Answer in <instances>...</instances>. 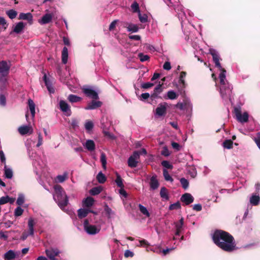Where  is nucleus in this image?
<instances>
[{
	"label": "nucleus",
	"instance_id": "1",
	"mask_svg": "<svg viewBox=\"0 0 260 260\" xmlns=\"http://www.w3.org/2000/svg\"><path fill=\"white\" fill-rule=\"evenodd\" d=\"M210 53L212 56L215 66L221 71L219 76L220 84V93L221 96L224 100H229L231 101L232 97V90L233 87L226 80V71L222 68L220 63L219 54L214 49H210Z\"/></svg>",
	"mask_w": 260,
	"mask_h": 260
},
{
	"label": "nucleus",
	"instance_id": "2",
	"mask_svg": "<svg viewBox=\"0 0 260 260\" xmlns=\"http://www.w3.org/2000/svg\"><path fill=\"white\" fill-rule=\"evenodd\" d=\"M212 239L214 243L225 251L232 252L236 249L233 237L226 232L217 230L214 233Z\"/></svg>",
	"mask_w": 260,
	"mask_h": 260
},
{
	"label": "nucleus",
	"instance_id": "3",
	"mask_svg": "<svg viewBox=\"0 0 260 260\" xmlns=\"http://www.w3.org/2000/svg\"><path fill=\"white\" fill-rule=\"evenodd\" d=\"M54 188L53 199L59 208L63 210L69 204L68 197L61 186L56 185Z\"/></svg>",
	"mask_w": 260,
	"mask_h": 260
},
{
	"label": "nucleus",
	"instance_id": "4",
	"mask_svg": "<svg viewBox=\"0 0 260 260\" xmlns=\"http://www.w3.org/2000/svg\"><path fill=\"white\" fill-rule=\"evenodd\" d=\"M84 228L85 231L89 235H95L98 234L101 229L100 225L89 224L87 219L84 222Z\"/></svg>",
	"mask_w": 260,
	"mask_h": 260
},
{
	"label": "nucleus",
	"instance_id": "5",
	"mask_svg": "<svg viewBox=\"0 0 260 260\" xmlns=\"http://www.w3.org/2000/svg\"><path fill=\"white\" fill-rule=\"evenodd\" d=\"M234 111L236 118L238 121L241 123H244L248 121L249 116L247 112H244L242 114L240 108L237 107L234 109Z\"/></svg>",
	"mask_w": 260,
	"mask_h": 260
},
{
	"label": "nucleus",
	"instance_id": "6",
	"mask_svg": "<svg viewBox=\"0 0 260 260\" xmlns=\"http://www.w3.org/2000/svg\"><path fill=\"white\" fill-rule=\"evenodd\" d=\"M59 105L60 110L63 112L66 116H69L71 115L72 112L70 106L66 101L63 100L60 101Z\"/></svg>",
	"mask_w": 260,
	"mask_h": 260
},
{
	"label": "nucleus",
	"instance_id": "7",
	"mask_svg": "<svg viewBox=\"0 0 260 260\" xmlns=\"http://www.w3.org/2000/svg\"><path fill=\"white\" fill-rule=\"evenodd\" d=\"M83 91L87 96L93 100H98L99 98L98 93L91 87H85L83 88Z\"/></svg>",
	"mask_w": 260,
	"mask_h": 260
},
{
	"label": "nucleus",
	"instance_id": "8",
	"mask_svg": "<svg viewBox=\"0 0 260 260\" xmlns=\"http://www.w3.org/2000/svg\"><path fill=\"white\" fill-rule=\"evenodd\" d=\"M60 252V251L57 248H50L45 250L46 255L51 260H57L55 257L57 256Z\"/></svg>",
	"mask_w": 260,
	"mask_h": 260
},
{
	"label": "nucleus",
	"instance_id": "9",
	"mask_svg": "<svg viewBox=\"0 0 260 260\" xmlns=\"http://www.w3.org/2000/svg\"><path fill=\"white\" fill-rule=\"evenodd\" d=\"M168 104L167 103H162L158 105L155 110L156 115L158 116H164L166 114Z\"/></svg>",
	"mask_w": 260,
	"mask_h": 260
},
{
	"label": "nucleus",
	"instance_id": "10",
	"mask_svg": "<svg viewBox=\"0 0 260 260\" xmlns=\"http://www.w3.org/2000/svg\"><path fill=\"white\" fill-rule=\"evenodd\" d=\"M10 69V64L6 61H0V73L5 76L8 75Z\"/></svg>",
	"mask_w": 260,
	"mask_h": 260
},
{
	"label": "nucleus",
	"instance_id": "11",
	"mask_svg": "<svg viewBox=\"0 0 260 260\" xmlns=\"http://www.w3.org/2000/svg\"><path fill=\"white\" fill-rule=\"evenodd\" d=\"M18 131L20 135L23 136L27 134H31L33 133V128L31 126L22 125L18 127Z\"/></svg>",
	"mask_w": 260,
	"mask_h": 260
},
{
	"label": "nucleus",
	"instance_id": "12",
	"mask_svg": "<svg viewBox=\"0 0 260 260\" xmlns=\"http://www.w3.org/2000/svg\"><path fill=\"white\" fill-rule=\"evenodd\" d=\"M92 100L91 102L89 103L87 106L85 108V110H93L100 107L102 103L99 101Z\"/></svg>",
	"mask_w": 260,
	"mask_h": 260
},
{
	"label": "nucleus",
	"instance_id": "13",
	"mask_svg": "<svg viewBox=\"0 0 260 260\" xmlns=\"http://www.w3.org/2000/svg\"><path fill=\"white\" fill-rule=\"evenodd\" d=\"M53 18V15L50 13H47L43 16L41 19H39L38 22L40 24L43 25L50 22Z\"/></svg>",
	"mask_w": 260,
	"mask_h": 260
},
{
	"label": "nucleus",
	"instance_id": "14",
	"mask_svg": "<svg viewBox=\"0 0 260 260\" xmlns=\"http://www.w3.org/2000/svg\"><path fill=\"white\" fill-rule=\"evenodd\" d=\"M193 200L194 199L193 197L189 193L183 194L181 198V201L186 205L192 203Z\"/></svg>",
	"mask_w": 260,
	"mask_h": 260
},
{
	"label": "nucleus",
	"instance_id": "15",
	"mask_svg": "<svg viewBox=\"0 0 260 260\" xmlns=\"http://www.w3.org/2000/svg\"><path fill=\"white\" fill-rule=\"evenodd\" d=\"M43 80L50 93H53L54 92V89L52 85L51 81L48 78H47V75L45 73L43 76Z\"/></svg>",
	"mask_w": 260,
	"mask_h": 260
},
{
	"label": "nucleus",
	"instance_id": "16",
	"mask_svg": "<svg viewBox=\"0 0 260 260\" xmlns=\"http://www.w3.org/2000/svg\"><path fill=\"white\" fill-rule=\"evenodd\" d=\"M184 224V219L183 218H181L178 222H176L174 223L175 228H176V233L175 235L179 236L182 230L183 225Z\"/></svg>",
	"mask_w": 260,
	"mask_h": 260
},
{
	"label": "nucleus",
	"instance_id": "17",
	"mask_svg": "<svg viewBox=\"0 0 260 260\" xmlns=\"http://www.w3.org/2000/svg\"><path fill=\"white\" fill-rule=\"evenodd\" d=\"M24 27V23L23 22H19L15 25L13 28V31L10 32V34H12L13 32L19 34L23 31Z\"/></svg>",
	"mask_w": 260,
	"mask_h": 260
},
{
	"label": "nucleus",
	"instance_id": "18",
	"mask_svg": "<svg viewBox=\"0 0 260 260\" xmlns=\"http://www.w3.org/2000/svg\"><path fill=\"white\" fill-rule=\"evenodd\" d=\"M149 184L152 190H155L158 187L159 183L156 176H153L151 177Z\"/></svg>",
	"mask_w": 260,
	"mask_h": 260
},
{
	"label": "nucleus",
	"instance_id": "19",
	"mask_svg": "<svg viewBox=\"0 0 260 260\" xmlns=\"http://www.w3.org/2000/svg\"><path fill=\"white\" fill-rule=\"evenodd\" d=\"M35 224V222L34 220L32 218H30L28 221V232L27 233L29 234V235L32 236L34 234V225Z\"/></svg>",
	"mask_w": 260,
	"mask_h": 260
},
{
	"label": "nucleus",
	"instance_id": "20",
	"mask_svg": "<svg viewBox=\"0 0 260 260\" xmlns=\"http://www.w3.org/2000/svg\"><path fill=\"white\" fill-rule=\"evenodd\" d=\"M89 212L95 213L93 211L87 209H79L78 210V215L80 218H83L86 217Z\"/></svg>",
	"mask_w": 260,
	"mask_h": 260
},
{
	"label": "nucleus",
	"instance_id": "21",
	"mask_svg": "<svg viewBox=\"0 0 260 260\" xmlns=\"http://www.w3.org/2000/svg\"><path fill=\"white\" fill-rule=\"evenodd\" d=\"M19 18L20 19L28 20V22L30 24L32 23V16L31 14L30 13H21L19 14Z\"/></svg>",
	"mask_w": 260,
	"mask_h": 260
},
{
	"label": "nucleus",
	"instance_id": "22",
	"mask_svg": "<svg viewBox=\"0 0 260 260\" xmlns=\"http://www.w3.org/2000/svg\"><path fill=\"white\" fill-rule=\"evenodd\" d=\"M68 59V50L66 47L63 48L61 52V60L63 64H66Z\"/></svg>",
	"mask_w": 260,
	"mask_h": 260
},
{
	"label": "nucleus",
	"instance_id": "23",
	"mask_svg": "<svg viewBox=\"0 0 260 260\" xmlns=\"http://www.w3.org/2000/svg\"><path fill=\"white\" fill-rule=\"evenodd\" d=\"M28 107H29V110L31 113L32 118H34L35 117V113H36V112H35L36 106H35V104L34 101L30 99H29L28 100Z\"/></svg>",
	"mask_w": 260,
	"mask_h": 260
},
{
	"label": "nucleus",
	"instance_id": "24",
	"mask_svg": "<svg viewBox=\"0 0 260 260\" xmlns=\"http://www.w3.org/2000/svg\"><path fill=\"white\" fill-rule=\"evenodd\" d=\"M16 257V253L13 250H10L7 251L4 255L5 260H12Z\"/></svg>",
	"mask_w": 260,
	"mask_h": 260
},
{
	"label": "nucleus",
	"instance_id": "25",
	"mask_svg": "<svg viewBox=\"0 0 260 260\" xmlns=\"http://www.w3.org/2000/svg\"><path fill=\"white\" fill-rule=\"evenodd\" d=\"M94 199L90 197H87L83 201V206L86 207H91L94 203Z\"/></svg>",
	"mask_w": 260,
	"mask_h": 260
},
{
	"label": "nucleus",
	"instance_id": "26",
	"mask_svg": "<svg viewBox=\"0 0 260 260\" xmlns=\"http://www.w3.org/2000/svg\"><path fill=\"white\" fill-rule=\"evenodd\" d=\"M84 146L89 151H92L95 149V144L93 140H88Z\"/></svg>",
	"mask_w": 260,
	"mask_h": 260
},
{
	"label": "nucleus",
	"instance_id": "27",
	"mask_svg": "<svg viewBox=\"0 0 260 260\" xmlns=\"http://www.w3.org/2000/svg\"><path fill=\"white\" fill-rule=\"evenodd\" d=\"M4 174L6 178L8 179H11L13 177V171L11 168H8L7 165L4 166Z\"/></svg>",
	"mask_w": 260,
	"mask_h": 260
},
{
	"label": "nucleus",
	"instance_id": "28",
	"mask_svg": "<svg viewBox=\"0 0 260 260\" xmlns=\"http://www.w3.org/2000/svg\"><path fill=\"white\" fill-rule=\"evenodd\" d=\"M260 201V198L258 195L253 194L250 198V203L253 206L257 205Z\"/></svg>",
	"mask_w": 260,
	"mask_h": 260
},
{
	"label": "nucleus",
	"instance_id": "29",
	"mask_svg": "<svg viewBox=\"0 0 260 260\" xmlns=\"http://www.w3.org/2000/svg\"><path fill=\"white\" fill-rule=\"evenodd\" d=\"M138 207H139L140 211L143 215L145 216L146 217H150V213L149 212V211L147 210V209L146 208V207H145V206H144L143 205H142L140 204L138 205Z\"/></svg>",
	"mask_w": 260,
	"mask_h": 260
},
{
	"label": "nucleus",
	"instance_id": "30",
	"mask_svg": "<svg viewBox=\"0 0 260 260\" xmlns=\"http://www.w3.org/2000/svg\"><path fill=\"white\" fill-rule=\"evenodd\" d=\"M127 30L128 31L132 32H137L138 31L139 28L137 24L129 23L128 24L127 26H126Z\"/></svg>",
	"mask_w": 260,
	"mask_h": 260
},
{
	"label": "nucleus",
	"instance_id": "31",
	"mask_svg": "<svg viewBox=\"0 0 260 260\" xmlns=\"http://www.w3.org/2000/svg\"><path fill=\"white\" fill-rule=\"evenodd\" d=\"M81 98L74 94H70L68 97V100L71 103H77L81 100Z\"/></svg>",
	"mask_w": 260,
	"mask_h": 260
},
{
	"label": "nucleus",
	"instance_id": "32",
	"mask_svg": "<svg viewBox=\"0 0 260 260\" xmlns=\"http://www.w3.org/2000/svg\"><path fill=\"white\" fill-rule=\"evenodd\" d=\"M116 179L115 180V183L120 188H124V185L123 184V179L121 178L120 175L118 173H116Z\"/></svg>",
	"mask_w": 260,
	"mask_h": 260
},
{
	"label": "nucleus",
	"instance_id": "33",
	"mask_svg": "<svg viewBox=\"0 0 260 260\" xmlns=\"http://www.w3.org/2000/svg\"><path fill=\"white\" fill-rule=\"evenodd\" d=\"M162 91V89L161 88V84H159L155 87L153 90V93L152 94V96L154 98L157 97V95L161 93Z\"/></svg>",
	"mask_w": 260,
	"mask_h": 260
},
{
	"label": "nucleus",
	"instance_id": "34",
	"mask_svg": "<svg viewBox=\"0 0 260 260\" xmlns=\"http://www.w3.org/2000/svg\"><path fill=\"white\" fill-rule=\"evenodd\" d=\"M160 196L161 198L165 200H169V196L167 192V189L165 187H162L160 189Z\"/></svg>",
	"mask_w": 260,
	"mask_h": 260
},
{
	"label": "nucleus",
	"instance_id": "35",
	"mask_svg": "<svg viewBox=\"0 0 260 260\" xmlns=\"http://www.w3.org/2000/svg\"><path fill=\"white\" fill-rule=\"evenodd\" d=\"M96 179L100 183H104L106 181V177L102 172H100L96 176Z\"/></svg>",
	"mask_w": 260,
	"mask_h": 260
},
{
	"label": "nucleus",
	"instance_id": "36",
	"mask_svg": "<svg viewBox=\"0 0 260 260\" xmlns=\"http://www.w3.org/2000/svg\"><path fill=\"white\" fill-rule=\"evenodd\" d=\"M186 75V73L185 72L183 71L180 73L179 82L182 84V87H185V78Z\"/></svg>",
	"mask_w": 260,
	"mask_h": 260
},
{
	"label": "nucleus",
	"instance_id": "37",
	"mask_svg": "<svg viewBox=\"0 0 260 260\" xmlns=\"http://www.w3.org/2000/svg\"><path fill=\"white\" fill-rule=\"evenodd\" d=\"M102 190V188L101 187H94L90 190L89 193L92 196H95L99 194Z\"/></svg>",
	"mask_w": 260,
	"mask_h": 260
},
{
	"label": "nucleus",
	"instance_id": "38",
	"mask_svg": "<svg viewBox=\"0 0 260 260\" xmlns=\"http://www.w3.org/2000/svg\"><path fill=\"white\" fill-rule=\"evenodd\" d=\"M67 178V175L66 173L63 175H58L55 178V181L58 183H62L66 180Z\"/></svg>",
	"mask_w": 260,
	"mask_h": 260
},
{
	"label": "nucleus",
	"instance_id": "39",
	"mask_svg": "<svg viewBox=\"0 0 260 260\" xmlns=\"http://www.w3.org/2000/svg\"><path fill=\"white\" fill-rule=\"evenodd\" d=\"M132 10L133 13H139L140 12L139 5L137 2H134L131 5Z\"/></svg>",
	"mask_w": 260,
	"mask_h": 260
},
{
	"label": "nucleus",
	"instance_id": "40",
	"mask_svg": "<svg viewBox=\"0 0 260 260\" xmlns=\"http://www.w3.org/2000/svg\"><path fill=\"white\" fill-rule=\"evenodd\" d=\"M138 161L134 159L132 157H129L128 159V165L131 168H135L137 166Z\"/></svg>",
	"mask_w": 260,
	"mask_h": 260
},
{
	"label": "nucleus",
	"instance_id": "41",
	"mask_svg": "<svg viewBox=\"0 0 260 260\" xmlns=\"http://www.w3.org/2000/svg\"><path fill=\"white\" fill-rule=\"evenodd\" d=\"M25 201V198L24 194L22 193H19L18 194V197L16 201V204L19 206H21Z\"/></svg>",
	"mask_w": 260,
	"mask_h": 260
},
{
	"label": "nucleus",
	"instance_id": "42",
	"mask_svg": "<svg viewBox=\"0 0 260 260\" xmlns=\"http://www.w3.org/2000/svg\"><path fill=\"white\" fill-rule=\"evenodd\" d=\"M101 162L102 165V167L104 168V169H106V164H107V159H106V156L105 154L103 152L101 153V157H100Z\"/></svg>",
	"mask_w": 260,
	"mask_h": 260
},
{
	"label": "nucleus",
	"instance_id": "43",
	"mask_svg": "<svg viewBox=\"0 0 260 260\" xmlns=\"http://www.w3.org/2000/svg\"><path fill=\"white\" fill-rule=\"evenodd\" d=\"M6 14L11 19L15 18L17 15V12L12 9L7 11Z\"/></svg>",
	"mask_w": 260,
	"mask_h": 260
},
{
	"label": "nucleus",
	"instance_id": "44",
	"mask_svg": "<svg viewBox=\"0 0 260 260\" xmlns=\"http://www.w3.org/2000/svg\"><path fill=\"white\" fill-rule=\"evenodd\" d=\"M178 95L173 90H169L167 92L168 99L170 100H175L177 99Z\"/></svg>",
	"mask_w": 260,
	"mask_h": 260
},
{
	"label": "nucleus",
	"instance_id": "45",
	"mask_svg": "<svg viewBox=\"0 0 260 260\" xmlns=\"http://www.w3.org/2000/svg\"><path fill=\"white\" fill-rule=\"evenodd\" d=\"M138 16L139 20L142 23H146L148 21V16L146 14H144L143 15H142L141 12H140L138 13Z\"/></svg>",
	"mask_w": 260,
	"mask_h": 260
},
{
	"label": "nucleus",
	"instance_id": "46",
	"mask_svg": "<svg viewBox=\"0 0 260 260\" xmlns=\"http://www.w3.org/2000/svg\"><path fill=\"white\" fill-rule=\"evenodd\" d=\"M163 175L164 178L166 181L173 182V179L172 177L169 174L168 171L166 169H164L163 170Z\"/></svg>",
	"mask_w": 260,
	"mask_h": 260
},
{
	"label": "nucleus",
	"instance_id": "47",
	"mask_svg": "<svg viewBox=\"0 0 260 260\" xmlns=\"http://www.w3.org/2000/svg\"><path fill=\"white\" fill-rule=\"evenodd\" d=\"M182 187L184 189H186L188 187L189 182L187 179L184 178H182L180 180Z\"/></svg>",
	"mask_w": 260,
	"mask_h": 260
},
{
	"label": "nucleus",
	"instance_id": "48",
	"mask_svg": "<svg viewBox=\"0 0 260 260\" xmlns=\"http://www.w3.org/2000/svg\"><path fill=\"white\" fill-rule=\"evenodd\" d=\"M23 209L20 206L17 207L14 211V216L16 217L21 216L23 213Z\"/></svg>",
	"mask_w": 260,
	"mask_h": 260
},
{
	"label": "nucleus",
	"instance_id": "49",
	"mask_svg": "<svg viewBox=\"0 0 260 260\" xmlns=\"http://www.w3.org/2000/svg\"><path fill=\"white\" fill-rule=\"evenodd\" d=\"M233 142L230 140H226L223 143V147L227 149H231L233 147Z\"/></svg>",
	"mask_w": 260,
	"mask_h": 260
},
{
	"label": "nucleus",
	"instance_id": "50",
	"mask_svg": "<svg viewBox=\"0 0 260 260\" xmlns=\"http://www.w3.org/2000/svg\"><path fill=\"white\" fill-rule=\"evenodd\" d=\"M139 58L141 61L144 62L149 59V56L148 55H145L142 53H140L138 54Z\"/></svg>",
	"mask_w": 260,
	"mask_h": 260
},
{
	"label": "nucleus",
	"instance_id": "51",
	"mask_svg": "<svg viewBox=\"0 0 260 260\" xmlns=\"http://www.w3.org/2000/svg\"><path fill=\"white\" fill-rule=\"evenodd\" d=\"M181 207L180 204L179 202H177L174 204H171L169 206V209L171 210L178 209Z\"/></svg>",
	"mask_w": 260,
	"mask_h": 260
},
{
	"label": "nucleus",
	"instance_id": "52",
	"mask_svg": "<svg viewBox=\"0 0 260 260\" xmlns=\"http://www.w3.org/2000/svg\"><path fill=\"white\" fill-rule=\"evenodd\" d=\"M93 127V123L90 121H88L85 122V128L87 131H90Z\"/></svg>",
	"mask_w": 260,
	"mask_h": 260
},
{
	"label": "nucleus",
	"instance_id": "53",
	"mask_svg": "<svg viewBox=\"0 0 260 260\" xmlns=\"http://www.w3.org/2000/svg\"><path fill=\"white\" fill-rule=\"evenodd\" d=\"M161 154L165 156H168L170 155V152L167 147L165 146L162 148V150L161 151Z\"/></svg>",
	"mask_w": 260,
	"mask_h": 260
},
{
	"label": "nucleus",
	"instance_id": "54",
	"mask_svg": "<svg viewBox=\"0 0 260 260\" xmlns=\"http://www.w3.org/2000/svg\"><path fill=\"white\" fill-rule=\"evenodd\" d=\"M162 166L167 169H171L173 168V166L167 160H163L161 162Z\"/></svg>",
	"mask_w": 260,
	"mask_h": 260
},
{
	"label": "nucleus",
	"instance_id": "55",
	"mask_svg": "<svg viewBox=\"0 0 260 260\" xmlns=\"http://www.w3.org/2000/svg\"><path fill=\"white\" fill-rule=\"evenodd\" d=\"M0 25H2L4 29H6L8 27V24L4 17H0Z\"/></svg>",
	"mask_w": 260,
	"mask_h": 260
},
{
	"label": "nucleus",
	"instance_id": "56",
	"mask_svg": "<svg viewBox=\"0 0 260 260\" xmlns=\"http://www.w3.org/2000/svg\"><path fill=\"white\" fill-rule=\"evenodd\" d=\"M154 85V84L151 82L143 83L141 84V87L144 89H148Z\"/></svg>",
	"mask_w": 260,
	"mask_h": 260
},
{
	"label": "nucleus",
	"instance_id": "57",
	"mask_svg": "<svg viewBox=\"0 0 260 260\" xmlns=\"http://www.w3.org/2000/svg\"><path fill=\"white\" fill-rule=\"evenodd\" d=\"M149 244L148 242L145 239L140 240L139 241V244H137V246H148Z\"/></svg>",
	"mask_w": 260,
	"mask_h": 260
},
{
	"label": "nucleus",
	"instance_id": "58",
	"mask_svg": "<svg viewBox=\"0 0 260 260\" xmlns=\"http://www.w3.org/2000/svg\"><path fill=\"white\" fill-rule=\"evenodd\" d=\"M9 197L7 196L6 197H2L0 198V205H3L8 203Z\"/></svg>",
	"mask_w": 260,
	"mask_h": 260
},
{
	"label": "nucleus",
	"instance_id": "59",
	"mask_svg": "<svg viewBox=\"0 0 260 260\" xmlns=\"http://www.w3.org/2000/svg\"><path fill=\"white\" fill-rule=\"evenodd\" d=\"M38 142L37 144V147H39L43 144V138L40 132L38 133Z\"/></svg>",
	"mask_w": 260,
	"mask_h": 260
},
{
	"label": "nucleus",
	"instance_id": "60",
	"mask_svg": "<svg viewBox=\"0 0 260 260\" xmlns=\"http://www.w3.org/2000/svg\"><path fill=\"white\" fill-rule=\"evenodd\" d=\"M0 159L2 162L4 164V166L6 164V157L4 152L2 150H0Z\"/></svg>",
	"mask_w": 260,
	"mask_h": 260
},
{
	"label": "nucleus",
	"instance_id": "61",
	"mask_svg": "<svg viewBox=\"0 0 260 260\" xmlns=\"http://www.w3.org/2000/svg\"><path fill=\"white\" fill-rule=\"evenodd\" d=\"M6 104V98L4 95L0 94V104L2 106H5Z\"/></svg>",
	"mask_w": 260,
	"mask_h": 260
},
{
	"label": "nucleus",
	"instance_id": "62",
	"mask_svg": "<svg viewBox=\"0 0 260 260\" xmlns=\"http://www.w3.org/2000/svg\"><path fill=\"white\" fill-rule=\"evenodd\" d=\"M103 132H104V134H105V135L106 136H107V137L109 138L110 139H114L115 138V137L114 136V135L113 134H111V133H110L109 132L104 131Z\"/></svg>",
	"mask_w": 260,
	"mask_h": 260
},
{
	"label": "nucleus",
	"instance_id": "63",
	"mask_svg": "<svg viewBox=\"0 0 260 260\" xmlns=\"http://www.w3.org/2000/svg\"><path fill=\"white\" fill-rule=\"evenodd\" d=\"M124 256L125 257H133L134 256V253L129 250H126L124 252Z\"/></svg>",
	"mask_w": 260,
	"mask_h": 260
},
{
	"label": "nucleus",
	"instance_id": "64",
	"mask_svg": "<svg viewBox=\"0 0 260 260\" xmlns=\"http://www.w3.org/2000/svg\"><path fill=\"white\" fill-rule=\"evenodd\" d=\"M254 141L260 149V133H257V137L254 139Z\"/></svg>",
	"mask_w": 260,
	"mask_h": 260
}]
</instances>
